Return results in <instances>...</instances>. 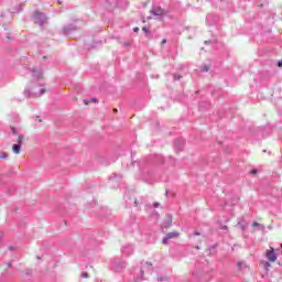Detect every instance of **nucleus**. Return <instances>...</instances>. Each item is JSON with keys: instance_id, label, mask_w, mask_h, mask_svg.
<instances>
[{"instance_id": "obj_8", "label": "nucleus", "mask_w": 282, "mask_h": 282, "mask_svg": "<svg viewBox=\"0 0 282 282\" xmlns=\"http://www.w3.org/2000/svg\"><path fill=\"white\" fill-rule=\"evenodd\" d=\"M43 94H45V88L40 89L39 94H34L30 89L24 90V96L26 98H34L36 96H43Z\"/></svg>"}, {"instance_id": "obj_15", "label": "nucleus", "mask_w": 282, "mask_h": 282, "mask_svg": "<svg viewBox=\"0 0 282 282\" xmlns=\"http://www.w3.org/2000/svg\"><path fill=\"white\" fill-rule=\"evenodd\" d=\"M12 151L15 155H19V153H21V143L13 144Z\"/></svg>"}, {"instance_id": "obj_40", "label": "nucleus", "mask_w": 282, "mask_h": 282, "mask_svg": "<svg viewBox=\"0 0 282 282\" xmlns=\"http://www.w3.org/2000/svg\"><path fill=\"white\" fill-rule=\"evenodd\" d=\"M133 32H140V28L135 26V28L133 29Z\"/></svg>"}, {"instance_id": "obj_25", "label": "nucleus", "mask_w": 282, "mask_h": 282, "mask_svg": "<svg viewBox=\"0 0 282 282\" xmlns=\"http://www.w3.org/2000/svg\"><path fill=\"white\" fill-rule=\"evenodd\" d=\"M252 227H253V228H264L263 225H261V224H259V223H257V221H253V223H252Z\"/></svg>"}, {"instance_id": "obj_6", "label": "nucleus", "mask_w": 282, "mask_h": 282, "mask_svg": "<svg viewBox=\"0 0 282 282\" xmlns=\"http://www.w3.org/2000/svg\"><path fill=\"white\" fill-rule=\"evenodd\" d=\"M76 30H78L76 25L67 24L63 28V34H65V36H72V33L76 32Z\"/></svg>"}, {"instance_id": "obj_16", "label": "nucleus", "mask_w": 282, "mask_h": 282, "mask_svg": "<svg viewBox=\"0 0 282 282\" xmlns=\"http://www.w3.org/2000/svg\"><path fill=\"white\" fill-rule=\"evenodd\" d=\"M19 12H23V3H20L19 6L14 7L12 10L13 14H17Z\"/></svg>"}, {"instance_id": "obj_46", "label": "nucleus", "mask_w": 282, "mask_h": 282, "mask_svg": "<svg viewBox=\"0 0 282 282\" xmlns=\"http://www.w3.org/2000/svg\"><path fill=\"white\" fill-rule=\"evenodd\" d=\"M241 228H242V230H246V226L242 225Z\"/></svg>"}, {"instance_id": "obj_19", "label": "nucleus", "mask_w": 282, "mask_h": 282, "mask_svg": "<svg viewBox=\"0 0 282 282\" xmlns=\"http://www.w3.org/2000/svg\"><path fill=\"white\" fill-rule=\"evenodd\" d=\"M123 199L126 200L127 206H132L133 205V203H131V202H133V198H131L128 194H126L123 196Z\"/></svg>"}, {"instance_id": "obj_31", "label": "nucleus", "mask_w": 282, "mask_h": 282, "mask_svg": "<svg viewBox=\"0 0 282 282\" xmlns=\"http://www.w3.org/2000/svg\"><path fill=\"white\" fill-rule=\"evenodd\" d=\"M11 131H12L13 135H17V133H18V132H17V128L12 127V128H11Z\"/></svg>"}, {"instance_id": "obj_10", "label": "nucleus", "mask_w": 282, "mask_h": 282, "mask_svg": "<svg viewBox=\"0 0 282 282\" xmlns=\"http://www.w3.org/2000/svg\"><path fill=\"white\" fill-rule=\"evenodd\" d=\"M185 141L183 138H177L174 140V149L175 151H182L184 149Z\"/></svg>"}, {"instance_id": "obj_12", "label": "nucleus", "mask_w": 282, "mask_h": 282, "mask_svg": "<svg viewBox=\"0 0 282 282\" xmlns=\"http://www.w3.org/2000/svg\"><path fill=\"white\" fill-rule=\"evenodd\" d=\"M267 259L271 261V263H274V261H276V251H274V248H271V250H267Z\"/></svg>"}, {"instance_id": "obj_32", "label": "nucleus", "mask_w": 282, "mask_h": 282, "mask_svg": "<svg viewBox=\"0 0 282 282\" xmlns=\"http://www.w3.org/2000/svg\"><path fill=\"white\" fill-rule=\"evenodd\" d=\"M133 206H134V207H138V206H139V203H138V199H137V198H134V200H133Z\"/></svg>"}, {"instance_id": "obj_24", "label": "nucleus", "mask_w": 282, "mask_h": 282, "mask_svg": "<svg viewBox=\"0 0 282 282\" xmlns=\"http://www.w3.org/2000/svg\"><path fill=\"white\" fill-rule=\"evenodd\" d=\"M135 219H137L135 215L131 214L129 219L130 224L131 225L135 224Z\"/></svg>"}, {"instance_id": "obj_5", "label": "nucleus", "mask_w": 282, "mask_h": 282, "mask_svg": "<svg viewBox=\"0 0 282 282\" xmlns=\"http://www.w3.org/2000/svg\"><path fill=\"white\" fill-rule=\"evenodd\" d=\"M151 14H153V17H164V9H162V7L155 2L152 3V8L150 10Z\"/></svg>"}, {"instance_id": "obj_37", "label": "nucleus", "mask_w": 282, "mask_h": 282, "mask_svg": "<svg viewBox=\"0 0 282 282\" xmlns=\"http://www.w3.org/2000/svg\"><path fill=\"white\" fill-rule=\"evenodd\" d=\"M153 206H154V208H158V207L160 206V203L154 202V203H153Z\"/></svg>"}, {"instance_id": "obj_1", "label": "nucleus", "mask_w": 282, "mask_h": 282, "mask_svg": "<svg viewBox=\"0 0 282 282\" xmlns=\"http://www.w3.org/2000/svg\"><path fill=\"white\" fill-rule=\"evenodd\" d=\"M155 164H164V156H162V154L147 158L143 162L140 163L139 169L143 175H153Z\"/></svg>"}, {"instance_id": "obj_26", "label": "nucleus", "mask_w": 282, "mask_h": 282, "mask_svg": "<svg viewBox=\"0 0 282 282\" xmlns=\"http://www.w3.org/2000/svg\"><path fill=\"white\" fill-rule=\"evenodd\" d=\"M18 144H23V134H19L18 137Z\"/></svg>"}, {"instance_id": "obj_43", "label": "nucleus", "mask_w": 282, "mask_h": 282, "mask_svg": "<svg viewBox=\"0 0 282 282\" xmlns=\"http://www.w3.org/2000/svg\"><path fill=\"white\" fill-rule=\"evenodd\" d=\"M166 44V39L162 40V45Z\"/></svg>"}, {"instance_id": "obj_7", "label": "nucleus", "mask_w": 282, "mask_h": 282, "mask_svg": "<svg viewBox=\"0 0 282 282\" xmlns=\"http://www.w3.org/2000/svg\"><path fill=\"white\" fill-rule=\"evenodd\" d=\"M121 253L123 257H131L133 254V246L131 245H126L121 249Z\"/></svg>"}, {"instance_id": "obj_41", "label": "nucleus", "mask_w": 282, "mask_h": 282, "mask_svg": "<svg viewBox=\"0 0 282 282\" xmlns=\"http://www.w3.org/2000/svg\"><path fill=\"white\" fill-rule=\"evenodd\" d=\"M264 268H270V262H265Z\"/></svg>"}, {"instance_id": "obj_33", "label": "nucleus", "mask_w": 282, "mask_h": 282, "mask_svg": "<svg viewBox=\"0 0 282 282\" xmlns=\"http://www.w3.org/2000/svg\"><path fill=\"white\" fill-rule=\"evenodd\" d=\"M237 267L240 268V269L243 268V262H241V261L238 262V263H237Z\"/></svg>"}, {"instance_id": "obj_11", "label": "nucleus", "mask_w": 282, "mask_h": 282, "mask_svg": "<svg viewBox=\"0 0 282 282\" xmlns=\"http://www.w3.org/2000/svg\"><path fill=\"white\" fill-rule=\"evenodd\" d=\"M217 21H219V15L208 14L206 17L207 25H215V23H217Z\"/></svg>"}, {"instance_id": "obj_36", "label": "nucleus", "mask_w": 282, "mask_h": 282, "mask_svg": "<svg viewBox=\"0 0 282 282\" xmlns=\"http://www.w3.org/2000/svg\"><path fill=\"white\" fill-rule=\"evenodd\" d=\"M91 102L89 99H84V105H89Z\"/></svg>"}, {"instance_id": "obj_39", "label": "nucleus", "mask_w": 282, "mask_h": 282, "mask_svg": "<svg viewBox=\"0 0 282 282\" xmlns=\"http://www.w3.org/2000/svg\"><path fill=\"white\" fill-rule=\"evenodd\" d=\"M278 67H282V59L278 61Z\"/></svg>"}, {"instance_id": "obj_34", "label": "nucleus", "mask_w": 282, "mask_h": 282, "mask_svg": "<svg viewBox=\"0 0 282 282\" xmlns=\"http://www.w3.org/2000/svg\"><path fill=\"white\" fill-rule=\"evenodd\" d=\"M158 281H159V282L166 281V278L160 276V278H158Z\"/></svg>"}, {"instance_id": "obj_21", "label": "nucleus", "mask_w": 282, "mask_h": 282, "mask_svg": "<svg viewBox=\"0 0 282 282\" xmlns=\"http://www.w3.org/2000/svg\"><path fill=\"white\" fill-rule=\"evenodd\" d=\"M172 221H173V217H171V215H169V220L163 223L164 228H169L171 226Z\"/></svg>"}, {"instance_id": "obj_42", "label": "nucleus", "mask_w": 282, "mask_h": 282, "mask_svg": "<svg viewBox=\"0 0 282 282\" xmlns=\"http://www.w3.org/2000/svg\"><path fill=\"white\" fill-rule=\"evenodd\" d=\"M221 230H228V226H223Z\"/></svg>"}, {"instance_id": "obj_4", "label": "nucleus", "mask_w": 282, "mask_h": 282, "mask_svg": "<svg viewBox=\"0 0 282 282\" xmlns=\"http://www.w3.org/2000/svg\"><path fill=\"white\" fill-rule=\"evenodd\" d=\"M111 265H112V270L115 272H122V270H124V268H127V262L124 261H121L120 259L118 258H115L111 262Z\"/></svg>"}, {"instance_id": "obj_48", "label": "nucleus", "mask_w": 282, "mask_h": 282, "mask_svg": "<svg viewBox=\"0 0 282 282\" xmlns=\"http://www.w3.org/2000/svg\"><path fill=\"white\" fill-rule=\"evenodd\" d=\"M43 58L45 59V58H47V56H43Z\"/></svg>"}, {"instance_id": "obj_44", "label": "nucleus", "mask_w": 282, "mask_h": 282, "mask_svg": "<svg viewBox=\"0 0 282 282\" xmlns=\"http://www.w3.org/2000/svg\"><path fill=\"white\" fill-rule=\"evenodd\" d=\"M8 248H9V250H14V247H12V246H9Z\"/></svg>"}, {"instance_id": "obj_38", "label": "nucleus", "mask_w": 282, "mask_h": 282, "mask_svg": "<svg viewBox=\"0 0 282 282\" xmlns=\"http://www.w3.org/2000/svg\"><path fill=\"white\" fill-rule=\"evenodd\" d=\"M202 235L199 231H194V237H199Z\"/></svg>"}, {"instance_id": "obj_30", "label": "nucleus", "mask_w": 282, "mask_h": 282, "mask_svg": "<svg viewBox=\"0 0 282 282\" xmlns=\"http://www.w3.org/2000/svg\"><path fill=\"white\" fill-rule=\"evenodd\" d=\"M249 173H250V175H257L258 170L257 169H252Z\"/></svg>"}, {"instance_id": "obj_2", "label": "nucleus", "mask_w": 282, "mask_h": 282, "mask_svg": "<svg viewBox=\"0 0 282 282\" xmlns=\"http://www.w3.org/2000/svg\"><path fill=\"white\" fill-rule=\"evenodd\" d=\"M144 272L153 274V264L145 262V264L139 270V274L134 275V281H144Z\"/></svg>"}, {"instance_id": "obj_27", "label": "nucleus", "mask_w": 282, "mask_h": 282, "mask_svg": "<svg viewBox=\"0 0 282 282\" xmlns=\"http://www.w3.org/2000/svg\"><path fill=\"white\" fill-rule=\"evenodd\" d=\"M213 43H217V40L205 41V45H210Z\"/></svg>"}, {"instance_id": "obj_17", "label": "nucleus", "mask_w": 282, "mask_h": 282, "mask_svg": "<svg viewBox=\"0 0 282 282\" xmlns=\"http://www.w3.org/2000/svg\"><path fill=\"white\" fill-rule=\"evenodd\" d=\"M208 107H210V104H209V102H205V105H204V102L200 101V102L198 104V109H199V111H204V109H208Z\"/></svg>"}, {"instance_id": "obj_9", "label": "nucleus", "mask_w": 282, "mask_h": 282, "mask_svg": "<svg viewBox=\"0 0 282 282\" xmlns=\"http://www.w3.org/2000/svg\"><path fill=\"white\" fill-rule=\"evenodd\" d=\"M178 235H180V232H177V231H172V232L166 234L162 240V243L164 246H166L169 243L170 239H175V237H177Z\"/></svg>"}, {"instance_id": "obj_14", "label": "nucleus", "mask_w": 282, "mask_h": 282, "mask_svg": "<svg viewBox=\"0 0 282 282\" xmlns=\"http://www.w3.org/2000/svg\"><path fill=\"white\" fill-rule=\"evenodd\" d=\"M217 248H219L218 243L212 245L208 250H209V254H217Z\"/></svg>"}, {"instance_id": "obj_47", "label": "nucleus", "mask_w": 282, "mask_h": 282, "mask_svg": "<svg viewBox=\"0 0 282 282\" xmlns=\"http://www.w3.org/2000/svg\"><path fill=\"white\" fill-rule=\"evenodd\" d=\"M118 112V109H115V113H117Z\"/></svg>"}, {"instance_id": "obj_23", "label": "nucleus", "mask_w": 282, "mask_h": 282, "mask_svg": "<svg viewBox=\"0 0 282 282\" xmlns=\"http://www.w3.org/2000/svg\"><path fill=\"white\" fill-rule=\"evenodd\" d=\"M0 160H8V152H1Z\"/></svg>"}, {"instance_id": "obj_29", "label": "nucleus", "mask_w": 282, "mask_h": 282, "mask_svg": "<svg viewBox=\"0 0 282 282\" xmlns=\"http://www.w3.org/2000/svg\"><path fill=\"white\" fill-rule=\"evenodd\" d=\"M173 78H174V80H181V79H182V76H181V75H177V74H174V75H173Z\"/></svg>"}, {"instance_id": "obj_20", "label": "nucleus", "mask_w": 282, "mask_h": 282, "mask_svg": "<svg viewBox=\"0 0 282 282\" xmlns=\"http://www.w3.org/2000/svg\"><path fill=\"white\" fill-rule=\"evenodd\" d=\"M142 32H144V34H147V36H148L149 39H151V36H153V34L151 33V30H149L148 26H143V28H142Z\"/></svg>"}, {"instance_id": "obj_45", "label": "nucleus", "mask_w": 282, "mask_h": 282, "mask_svg": "<svg viewBox=\"0 0 282 282\" xmlns=\"http://www.w3.org/2000/svg\"><path fill=\"white\" fill-rule=\"evenodd\" d=\"M8 268H12V262H9V263H8Z\"/></svg>"}, {"instance_id": "obj_22", "label": "nucleus", "mask_w": 282, "mask_h": 282, "mask_svg": "<svg viewBox=\"0 0 282 282\" xmlns=\"http://www.w3.org/2000/svg\"><path fill=\"white\" fill-rule=\"evenodd\" d=\"M210 69V67L208 65H203L200 66V72L204 74L206 72H208Z\"/></svg>"}, {"instance_id": "obj_3", "label": "nucleus", "mask_w": 282, "mask_h": 282, "mask_svg": "<svg viewBox=\"0 0 282 282\" xmlns=\"http://www.w3.org/2000/svg\"><path fill=\"white\" fill-rule=\"evenodd\" d=\"M33 23H37L40 28L43 30V25L47 23V15L40 11H34L33 13Z\"/></svg>"}, {"instance_id": "obj_18", "label": "nucleus", "mask_w": 282, "mask_h": 282, "mask_svg": "<svg viewBox=\"0 0 282 282\" xmlns=\"http://www.w3.org/2000/svg\"><path fill=\"white\" fill-rule=\"evenodd\" d=\"M116 180H122V174H116V173H113V174L109 177V181H110V182H116Z\"/></svg>"}, {"instance_id": "obj_28", "label": "nucleus", "mask_w": 282, "mask_h": 282, "mask_svg": "<svg viewBox=\"0 0 282 282\" xmlns=\"http://www.w3.org/2000/svg\"><path fill=\"white\" fill-rule=\"evenodd\" d=\"M82 279H89V273L88 272H83L82 273Z\"/></svg>"}, {"instance_id": "obj_35", "label": "nucleus", "mask_w": 282, "mask_h": 282, "mask_svg": "<svg viewBox=\"0 0 282 282\" xmlns=\"http://www.w3.org/2000/svg\"><path fill=\"white\" fill-rule=\"evenodd\" d=\"M89 101H90V102H98V99H96V98H90Z\"/></svg>"}, {"instance_id": "obj_13", "label": "nucleus", "mask_w": 282, "mask_h": 282, "mask_svg": "<svg viewBox=\"0 0 282 282\" xmlns=\"http://www.w3.org/2000/svg\"><path fill=\"white\" fill-rule=\"evenodd\" d=\"M30 72L33 74V78H43V70H37L36 68H31Z\"/></svg>"}]
</instances>
